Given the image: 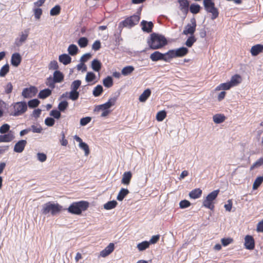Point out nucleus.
I'll use <instances>...</instances> for the list:
<instances>
[{"label":"nucleus","mask_w":263,"mask_h":263,"mask_svg":"<svg viewBox=\"0 0 263 263\" xmlns=\"http://www.w3.org/2000/svg\"><path fill=\"white\" fill-rule=\"evenodd\" d=\"M167 43L166 38L162 35L153 33L151 35V37L147 40V44L149 48L155 50L160 49Z\"/></svg>","instance_id":"obj_1"},{"label":"nucleus","mask_w":263,"mask_h":263,"mask_svg":"<svg viewBox=\"0 0 263 263\" xmlns=\"http://www.w3.org/2000/svg\"><path fill=\"white\" fill-rule=\"evenodd\" d=\"M62 210V206L59 203L48 202L43 205L42 212L44 215L50 214L52 216H55L59 214Z\"/></svg>","instance_id":"obj_2"},{"label":"nucleus","mask_w":263,"mask_h":263,"mask_svg":"<svg viewBox=\"0 0 263 263\" xmlns=\"http://www.w3.org/2000/svg\"><path fill=\"white\" fill-rule=\"evenodd\" d=\"M88 205V203L84 201L73 202L68 207L67 210L71 214L80 215L83 211L87 209Z\"/></svg>","instance_id":"obj_3"},{"label":"nucleus","mask_w":263,"mask_h":263,"mask_svg":"<svg viewBox=\"0 0 263 263\" xmlns=\"http://www.w3.org/2000/svg\"><path fill=\"white\" fill-rule=\"evenodd\" d=\"M203 4L206 11L212 14V20H214L218 16V9L215 7V4L212 0H203Z\"/></svg>","instance_id":"obj_4"},{"label":"nucleus","mask_w":263,"mask_h":263,"mask_svg":"<svg viewBox=\"0 0 263 263\" xmlns=\"http://www.w3.org/2000/svg\"><path fill=\"white\" fill-rule=\"evenodd\" d=\"M219 190H215L210 193L203 201V205L209 209L213 210L214 208V200L216 198Z\"/></svg>","instance_id":"obj_5"},{"label":"nucleus","mask_w":263,"mask_h":263,"mask_svg":"<svg viewBox=\"0 0 263 263\" xmlns=\"http://www.w3.org/2000/svg\"><path fill=\"white\" fill-rule=\"evenodd\" d=\"M14 112L13 115L18 116L23 114L27 109V105L25 102H18L13 105Z\"/></svg>","instance_id":"obj_6"},{"label":"nucleus","mask_w":263,"mask_h":263,"mask_svg":"<svg viewBox=\"0 0 263 263\" xmlns=\"http://www.w3.org/2000/svg\"><path fill=\"white\" fill-rule=\"evenodd\" d=\"M116 100V97L110 98L106 103L97 106L96 107L95 110L99 111L100 110H108L109 108L115 104Z\"/></svg>","instance_id":"obj_7"},{"label":"nucleus","mask_w":263,"mask_h":263,"mask_svg":"<svg viewBox=\"0 0 263 263\" xmlns=\"http://www.w3.org/2000/svg\"><path fill=\"white\" fill-rule=\"evenodd\" d=\"M140 20L138 15H134L124 20L122 23L124 26L131 27L137 24Z\"/></svg>","instance_id":"obj_8"},{"label":"nucleus","mask_w":263,"mask_h":263,"mask_svg":"<svg viewBox=\"0 0 263 263\" xmlns=\"http://www.w3.org/2000/svg\"><path fill=\"white\" fill-rule=\"evenodd\" d=\"M29 34V30L28 29L25 30L24 31L20 33L19 37L16 39L15 44L17 47H20L26 41Z\"/></svg>","instance_id":"obj_9"},{"label":"nucleus","mask_w":263,"mask_h":263,"mask_svg":"<svg viewBox=\"0 0 263 263\" xmlns=\"http://www.w3.org/2000/svg\"><path fill=\"white\" fill-rule=\"evenodd\" d=\"M37 89L34 86L24 88L22 92V96L25 98H30L35 96L37 92Z\"/></svg>","instance_id":"obj_10"},{"label":"nucleus","mask_w":263,"mask_h":263,"mask_svg":"<svg viewBox=\"0 0 263 263\" xmlns=\"http://www.w3.org/2000/svg\"><path fill=\"white\" fill-rule=\"evenodd\" d=\"M244 246L246 249L252 250L255 248V241L252 236L247 235L244 238Z\"/></svg>","instance_id":"obj_11"},{"label":"nucleus","mask_w":263,"mask_h":263,"mask_svg":"<svg viewBox=\"0 0 263 263\" xmlns=\"http://www.w3.org/2000/svg\"><path fill=\"white\" fill-rule=\"evenodd\" d=\"M191 22V24H189L185 26L183 31L184 34L187 35L190 34L192 35L194 33L196 27V21L195 19H193Z\"/></svg>","instance_id":"obj_12"},{"label":"nucleus","mask_w":263,"mask_h":263,"mask_svg":"<svg viewBox=\"0 0 263 263\" xmlns=\"http://www.w3.org/2000/svg\"><path fill=\"white\" fill-rule=\"evenodd\" d=\"M114 249V243H110L104 250L100 252V255L102 257H105L111 253Z\"/></svg>","instance_id":"obj_13"},{"label":"nucleus","mask_w":263,"mask_h":263,"mask_svg":"<svg viewBox=\"0 0 263 263\" xmlns=\"http://www.w3.org/2000/svg\"><path fill=\"white\" fill-rule=\"evenodd\" d=\"M27 144V141L25 140H21L18 141L14 145V151L16 153H22Z\"/></svg>","instance_id":"obj_14"},{"label":"nucleus","mask_w":263,"mask_h":263,"mask_svg":"<svg viewBox=\"0 0 263 263\" xmlns=\"http://www.w3.org/2000/svg\"><path fill=\"white\" fill-rule=\"evenodd\" d=\"M180 10L186 14L189 11V2L187 0H178Z\"/></svg>","instance_id":"obj_15"},{"label":"nucleus","mask_w":263,"mask_h":263,"mask_svg":"<svg viewBox=\"0 0 263 263\" xmlns=\"http://www.w3.org/2000/svg\"><path fill=\"white\" fill-rule=\"evenodd\" d=\"M22 57L19 53H14L12 54L11 59V64L17 67L21 63Z\"/></svg>","instance_id":"obj_16"},{"label":"nucleus","mask_w":263,"mask_h":263,"mask_svg":"<svg viewBox=\"0 0 263 263\" xmlns=\"http://www.w3.org/2000/svg\"><path fill=\"white\" fill-rule=\"evenodd\" d=\"M175 58L182 57L185 55L188 52L187 48L182 47L173 50Z\"/></svg>","instance_id":"obj_17"},{"label":"nucleus","mask_w":263,"mask_h":263,"mask_svg":"<svg viewBox=\"0 0 263 263\" xmlns=\"http://www.w3.org/2000/svg\"><path fill=\"white\" fill-rule=\"evenodd\" d=\"M132 177V173L130 171L125 172L123 173L121 179V183L124 185L129 184Z\"/></svg>","instance_id":"obj_18"},{"label":"nucleus","mask_w":263,"mask_h":263,"mask_svg":"<svg viewBox=\"0 0 263 263\" xmlns=\"http://www.w3.org/2000/svg\"><path fill=\"white\" fill-rule=\"evenodd\" d=\"M242 81V78L239 74H235L231 78L230 81L229 82L232 87L236 86L239 84Z\"/></svg>","instance_id":"obj_19"},{"label":"nucleus","mask_w":263,"mask_h":263,"mask_svg":"<svg viewBox=\"0 0 263 263\" xmlns=\"http://www.w3.org/2000/svg\"><path fill=\"white\" fill-rule=\"evenodd\" d=\"M263 51V45L261 44H257L253 46L250 50L251 54L253 56H256Z\"/></svg>","instance_id":"obj_20"},{"label":"nucleus","mask_w":263,"mask_h":263,"mask_svg":"<svg viewBox=\"0 0 263 263\" xmlns=\"http://www.w3.org/2000/svg\"><path fill=\"white\" fill-rule=\"evenodd\" d=\"M14 138V136L11 133L0 135V142H10Z\"/></svg>","instance_id":"obj_21"},{"label":"nucleus","mask_w":263,"mask_h":263,"mask_svg":"<svg viewBox=\"0 0 263 263\" xmlns=\"http://www.w3.org/2000/svg\"><path fill=\"white\" fill-rule=\"evenodd\" d=\"M142 29L144 31L147 32H151L152 30L153 24L152 22H147L145 21H143L141 22Z\"/></svg>","instance_id":"obj_22"},{"label":"nucleus","mask_w":263,"mask_h":263,"mask_svg":"<svg viewBox=\"0 0 263 263\" xmlns=\"http://www.w3.org/2000/svg\"><path fill=\"white\" fill-rule=\"evenodd\" d=\"M59 61L64 65H67L71 62V57L67 54H62L59 56Z\"/></svg>","instance_id":"obj_23"},{"label":"nucleus","mask_w":263,"mask_h":263,"mask_svg":"<svg viewBox=\"0 0 263 263\" xmlns=\"http://www.w3.org/2000/svg\"><path fill=\"white\" fill-rule=\"evenodd\" d=\"M162 61L166 62H170L172 59L175 58L173 50H170L165 53H162Z\"/></svg>","instance_id":"obj_24"},{"label":"nucleus","mask_w":263,"mask_h":263,"mask_svg":"<svg viewBox=\"0 0 263 263\" xmlns=\"http://www.w3.org/2000/svg\"><path fill=\"white\" fill-rule=\"evenodd\" d=\"M232 87L229 84V82L227 83H223L219 84L218 86L216 87L214 91H217L220 90H229Z\"/></svg>","instance_id":"obj_25"},{"label":"nucleus","mask_w":263,"mask_h":263,"mask_svg":"<svg viewBox=\"0 0 263 263\" xmlns=\"http://www.w3.org/2000/svg\"><path fill=\"white\" fill-rule=\"evenodd\" d=\"M151 94V91L149 89H146L145 90L143 93L140 96L139 98V100L141 102H144L147 99V98L150 96Z\"/></svg>","instance_id":"obj_26"},{"label":"nucleus","mask_w":263,"mask_h":263,"mask_svg":"<svg viewBox=\"0 0 263 263\" xmlns=\"http://www.w3.org/2000/svg\"><path fill=\"white\" fill-rule=\"evenodd\" d=\"M163 54L159 51H155L150 55L151 60L153 62L162 60Z\"/></svg>","instance_id":"obj_27"},{"label":"nucleus","mask_w":263,"mask_h":263,"mask_svg":"<svg viewBox=\"0 0 263 263\" xmlns=\"http://www.w3.org/2000/svg\"><path fill=\"white\" fill-rule=\"evenodd\" d=\"M202 194V190L200 189H196L192 191L189 193V196L191 198L197 199L199 198Z\"/></svg>","instance_id":"obj_28"},{"label":"nucleus","mask_w":263,"mask_h":263,"mask_svg":"<svg viewBox=\"0 0 263 263\" xmlns=\"http://www.w3.org/2000/svg\"><path fill=\"white\" fill-rule=\"evenodd\" d=\"M53 79L56 83H60L63 80L64 76L61 72L56 70L53 73Z\"/></svg>","instance_id":"obj_29"},{"label":"nucleus","mask_w":263,"mask_h":263,"mask_svg":"<svg viewBox=\"0 0 263 263\" xmlns=\"http://www.w3.org/2000/svg\"><path fill=\"white\" fill-rule=\"evenodd\" d=\"M135 70L133 66H127L122 68L121 74L124 76H127L130 74Z\"/></svg>","instance_id":"obj_30"},{"label":"nucleus","mask_w":263,"mask_h":263,"mask_svg":"<svg viewBox=\"0 0 263 263\" xmlns=\"http://www.w3.org/2000/svg\"><path fill=\"white\" fill-rule=\"evenodd\" d=\"M129 193L126 189L122 188L120 191L117 197V199L119 201H122L124 197Z\"/></svg>","instance_id":"obj_31"},{"label":"nucleus","mask_w":263,"mask_h":263,"mask_svg":"<svg viewBox=\"0 0 263 263\" xmlns=\"http://www.w3.org/2000/svg\"><path fill=\"white\" fill-rule=\"evenodd\" d=\"M225 119V116L222 114H216L213 117V120L216 124H220L223 122Z\"/></svg>","instance_id":"obj_32"},{"label":"nucleus","mask_w":263,"mask_h":263,"mask_svg":"<svg viewBox=\"0 0 263 263\" xmlns=\"http://www.w3.org/2000/svg\"><path fill=\"white\" fill-rule=\"evenodd\" d=\"M51 94V90L49 89H45L41 90L39 94V98L44 99L49 97Z\"/></svg>","instance_id":"obj_33"},{"label":"nucleus","mask_w":263,"mask_h":263,"mask_svg":"<svg viewBox=\"0 0 263 263\" xmlns=\"http://www.w3.org/2000/svg\"><path fill=\"white\" fill-rule=\"evenodd\" d=\"M91 68L96 71H99L101 68V62L95 59L91 62Z\"/></svg>","instance_id":"obj_34"},{"label":"nucleus","mask_w":263,"mask_h":263,"mask_svg":"<svg viewBox=\"0 0 263 263\" xmlns=\"http://www.w3.org/2000/svg\"><path fill=\"white\" fill-rule=\"evenodd\" d=\"M117 204L118 203L116 200H112L104 204L103 207L105 210H109L115 208Z\"/></svg>","instance_id":"obj_35"},{"label":"nucleus","mask_w":263,"mask_h":263,"mask_svg":"<svg viewBox=\"0 0 263 263\" xmlns=\"http://www.w3.org/2000/svg\"><path fill=\"white\" fill-rule=\"evenodd\" d=\"M150 245V242L144 241L137 245V248L139 251H143L146 249L148 248Z\"/></svg>","instance_id":"obj_36"},{"label":"nucleus","mask_w":263,"mask_h":263,"mask_svg":"<svg viewBox=\"0 0 263 263\" xmlns=\"http://www.w3.org/2000/svg\"><path fill=\"white\" fill-rule=\"evenodd\" d=\"M263 182V177L262 176H259V177H257L253 184V186H252V188L254 190H257L258 189V187L260 185V184L262 183Z\"/></svg>","instance_id":"obj_37"},{"label":"nucleus","mask_w":263,"mask_h":263,"mask_svg":"<svg viewBox=\"0 0 263 263\" xmlns=\"http://www.w3.org/2000/svg\"><path fill=\"white\" fill-rule=\"evenodd\" d=\"M104 86L107 88H110L113 85V80L111 77L108 76L103 81Z\"/></svg>","instance_id":"obj_38"},{"label":"nucleus","mask_w":263,"mask_h":263,"mask_svg":"<svg viewBox=\"0 0 263 263\" xmlns=\"http://www.w3.org/2000/svg\"><path fill=\"white\" fill-rule=\"evenodd\" d=\"M68 52L71 55H76L78 51V48L76 45L71 44L68 48Z\"/></svg>","instance_id":"obj_39"},{"label":"nucleus","mask_w":263,"mask_h":263,"mask_svg":"<svg viewBox=\"0 0 263 263\" xmlns=\"http://www.w3.org/2000/svg\"><path fill=\"white\" fill-rule=\"evenodd\" d=\"M263 165V157H261L255 161L250 167V170L258 168Z\"/></svg>","instance_id":"obj_40"},{"label":"nucleus","mask_w":263,"mask_h":263,"mask_svg":"<svg viewBox=\"0 0 263 263\" xmlns=\"http://www.w3.org/2000/svg\"><path fill=\"white\" fill-rule=\"evenodd\" d=\"M103 92V87L100 85H98L94 88L92 94L95 97L99 96Z\"/></svg>","instance_id":"obj_41"},{"label":"nucleus","mask_w":263,"mask_h":263,"mask_svg":"<svg viewBox=\"0 0 263 263\" xmlns=\"http://www.w3.org/2000/svg\"><path fill=\"white\" fill-rule=\"evenodd\" d=\"M9 71V66L8 64L4 65L0 69V77H4Z\"/></svg>","instance_id":"obj_42"},{"label":"nucleus","mask_w":263,"mask_h":263,"mask_svg":"<svg viewBox=\"0 0 263 263\" xmlns=\"http://www.w3.org/2000/svg\"><path fill=\"white\" fill-rule=\"evenodd\" d=\"M200 8L198 4H193L190 6V10L192 13L197 14L200 11Z\"/></svg>","instance_id":"obj_43"},{"label":"nucleus","mask_w":263,"mask_h":263,"mask_svg":"<svg viewBox=\"0 0 263 263\" xmlns=\"http://www.w3.org/2000/svg\"><path fill=\"white\" fill-rule=\"evenodd\" d=\"M166 116V112L165 110H161L157 112L156 119L158 121H162Z\"/></svg>","instance_id":"obj_44"},{"label":"nucleus","mask_w":263,"mask_h":263,"mask_svg":"<svg viewBox=\"0 0 263 263\" xmlns=\"http://www.w3.org/2000/svg\"><path fill=\"white\" fill-rule=\"evenodd\" d=\"M61 10V7L59 5H56L53 7L50 11V14L51 16H55L58 15Z\"/></svg>","instance_id":"obj_45"},{"label":"nucleus","mask_w":263,"mask_h":263,"mask_svg":"<svg viewBox=\"0 0 263 263\" xmlns=\"http://www.w3.org/2000/svg\"><path fill=\"white\" fill-rule=\"evenodd\" d=\"M79 147L84 151L85 156H87L90 153V150L88 145L86 143H81V145H79Z\"/></svg>","instance_id":"obj_46"},{"label":"nucleus","mask_w":263,"mask_h":263,"mask_svg":"<svg viewBox=\"0 0 263 263\" xmlns=\"http://www.w3.org/2000/svg\"><path fill=\"white\" fill-rule=\"evenodd\" d=\"M81 84V81L80 80L74 81L70 86L71 90L77 91V89L79 88Z\"/></svg>","instance_id":"obj_47"},{"label":"nucleus","mask_w":263,"mask_h":263,"mask_svg":"<svg viewBox=\"0 0 263 263\" xmlns=\"http://www.w3.org/2000/svg\"><path fill=\"white\" fill-rule=\"evenodd\" d=\"M79 93L77 91L71 90L69 93V98L72 101H75L78 99Z\"/></svg>","instance_id":"obj_48"},{"label":"nucleus","mask_w":263,"mask_h":263,"mask_svg":"<svg viewBox=\"0 0 263 263\" xmlns=\"http://www.w3.org/2000/svg\"><path fill=\"white\" fill-rule=\"evenodd\" d=\"M78 43L81 48H84L88 44V40L86 37H82L79 40Z\"/></svg>","instance_id":"obj_49"},{"label":"nucleus","mask_w":263,"mask_h":263,"mask_svg":"<svg viewBox=\"0 0 263 263\" xmlns=\"http://www.w3.org/2000/svg\"><path fill=\"white\" fill-rule=\"evenodd\" d=\"M233 242V238L231 237L223 238L221 239V242L224 247H226Z\"/></svg>","instance_id":"obj_50"},{"label":"nucleus","mask_w":263,"mask_h":263,"mask_svg":"<svg viewBox=\"0 0 263 263\" xmlns=\"http://www.w3.org/2000/svg\"><path fill=\"white\" fill-rule=\"evenodd\" d=\"M56 82L54 81L53 78L50 77L47 78L46 81V84L50 87L51 89H53L55 87L54 83Z\"/></svg>","instance_id":"obj_51"},{"label":"nucleus","mask_w":263,"mask_h":263,"mask_svg":"<svg viewBox=\"0 0 263 263\" xmlns=\"http://www.w3.org/2000/svg\"><path fill=\"white\" fill-rule=\"evenodd\" d=\"M95 78L96 75L95 73L92 72H88L86 76L85 80L87 82H90L94 80Z\"/></svg>","instance_id":"obj_52"},{"label":"nucleus","mask_w":263,"mask_h":263,"mask_svg":"<svg viewBox=\"0 0 263 263\" xmlns=\"http://www.w3.org/2000/svg\"><path fill=\"white\" fill-rule=\"evenodd\" d=\"M10 126L8 124H4L0 127V133L4 134L9 132Z\"/></svg>","instance_id":"obj_53"},{"label":"nucleus","mask_w":263,"mask_h":263,"mask_svg":"<svg viewBox=\"0 0 263 263\" xmlns=\"http://www.w3.org/2000/svg\"><path fill=\"white\" fill-rule=\"evenodd\" d=\"M68 103L67 101H64L61 102L58 105V108L61 111H64L68 107Z\"/></svg>","instance_id":"obj_54"},{"label":"nucleus","mask_w":263,"mask_h":263,"mask_svg":"<svg viewBox=\"0 0 263 263\" xmlns=\"http://www.w3.org/2000/svg\"><path fill=\"white\" fill-rule=\"evenodd\" d=\"M36 157H37V160L41 162H45L47 159L46 155L43 153H37Z\"/></svg>","instance_id":"obj_55"},{"label":"nucleus","mask_w":263,"mask_h":263,"mask_svg":"<svg viewBox=\"0 0 263 263\" xmlns=\"http://www.w3.org/2000/svg\"><path fill=\"white\" fill-rule=\"evenodd\" d=\"M30 128H31V131L34 133H41L42 131V128L40 125H32Z\"/></svg>","instance_id":"obj_56"},{"label":"nucleus","mask_w":263,"mask_h":263,"mask_svg":"<svg viewBox=\"0 0 263 263\" xmlns=\"http://www.w3.org/2000/svg\"><path fill=\"white\" fill-rule=\"evenodd\" d=\"M40 101L37 99H33L28 102V106L30 108H34L39 105Z\"/></svg>","instance_id":"obj_57"},{"label":"nucleus","mask_w":263,"mask_h":263,"mask_svg":"<svg viewBox=\"0 0 263 263\" xmlns=\"http://www.w3.org/2000/svg\"><path fill=\"white\" fill-rule=\"evenodd\" d=\"M35 18L39 20L42 14V10L41 8H35L33 10Z\"/></svg>","instance_id":"obj_58"},{"label":"nucleus","mask_w":263,"mask_h":263,"mask_svg":"<svg viewBox=\"0 0 263 263\" xmlns=\"http://www.w3.org/2000/svg\"><path fill=\"white\" fill-rule=\"evenodd\" d=\"M91 120V118L89 117H87L85 118H82L80 120V125L81 126H85L87 125L88 123H89Z\"/></svg>","instance_id":"obj_59"},{"label":"nucleus","mask_w":263,"mask_h":263,"mask_svg":"<svg viewBox=\"0 0 263 263\" xmlns=\"http://www.w3.org/2000/svg\"><path fill=\"white\" fill-rule=\"evenodd\" d=\"M196 42V39L194 37V36H191L190 37H189L187 40H186V42H185V45L189 47H191L192 46L193 44H194V42Z\"/></svg>","instance_id":"obj_60"},{"label":"nucleus","mask_w":263,"mask_h":263,"mask_svg":"<svg viewBox=\"0 0 263 263\" xmlns=\"http://www.w3.org/2000/svg\"><path fill=\"white\" fill-rule=\"evenodd\" d=\"M191 205V203L190 201L186 200H183L180 202L179 206L181 209H184L189 207Z\"/></svg>","instance_id":"obj_61"},{"label":"nucleus","mask_w":263,"mask_h":263,"mask_svg":"<svg viewBox=\"0 0 263 263\" xmlns=\"http://www.w3.org/2000/svg\"><path fill=\"white\" fill-rule=\"evenodd\" d=\"M48 68L49 69L57 70L58 69L59 66L58 63L56 61H52L49 64Z\"/></svg>","instance_id":"obj_62"},{"label":"nucleus","mask_w":263,"mask_h":263,"mask_svg":"<svg viewBox=\"0 0 263 263\" xmlns=\"http://www.w3.org/2000/svg\"><path fill=\"white\" fill-rule=\"evenodd\" d=\"M54 123L55 121L52 118H47L45 120V124L48 126H52Z\"/></svg>","instance_id":"obj_63"},{"label":"nucleus","mask_w":263,"mask_h":263,"mask_svg":"<svg viewBox=\"0 0 263 263\" xmlns=\"http://www.w3.org/2000/svg\"><path fill=\"white\" fill-rule=\"evenodd\" d=\"M50 115L53 116L55 119H59L61 117V113L57 110H52L50 112Z\"/></svg>","instance_id":"obj_64"}]
</instances>
